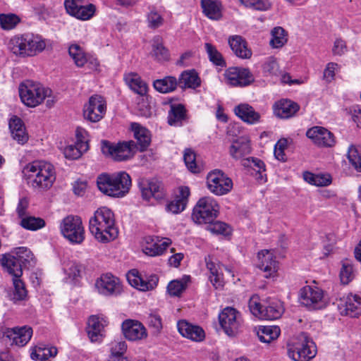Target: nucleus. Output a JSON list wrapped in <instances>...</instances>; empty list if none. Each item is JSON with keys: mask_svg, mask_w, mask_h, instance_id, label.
I'll use <instances>...</instances> for the list:
<instances>
[{"mask_svg": "<svg viewBox=\"0 0 361 361\" xmlns=\"http://www.w3.org/2000/svg\"><path fill=\"white\" fill-rule=\"evenodd\" d=\"M89 230L99 242L106 243L115 239L118 232L113 212L106 207L97 209L90 219Z\"/></svg>", "mask_w": 361, "mask_h": 361, "instance_id": "nucleus-1", "label": "nucleus"}, {"mask_svg": "<svg viewBox=\"0 0 361 361\" xmlns=\"http://www.w3.org/2000/svg\"><path fill=\"white\" fill-rule=\"evenodd\" d=\"M99 190L104 194L113 197H123L130 190L131 178L125 171L114 173H102L97 178Z\"/></svg>", "mask_w": 361, "mask_h": 361, "instance_id": "nucleus-2", "label": "nucleus"}, {"mask_svg": "<svg viewBox=\"0 0 361 361\" xmlns=\"http://www.w3.org/2000/svg\"><path fill=\"white\" fill-rule=\"evenodd\" d=\"M32 186L39 190L49 189L56 180L54 166L44 161H35L28 164L23 170Z\"/></svg>", "mask_w": 361, "mask_h": 361, "instance_id": "nucleus-3", "label": "nucleus"}, {"mask_svg": "<svg viewBox=\"0 0 361 361\" xmlns=\"http://www.w3.org/2000/svg\"><path fill=\"white\" fill-rule=\"evenodd\" d=\"M287 354L293 361H310L317 355V346L305 332L292 336L287 342Z\"/></svg>", "mask_w": 361, "mask_h": 361, "instance_id": "nucleus-4", "label": "nucleus"}, {"mask_svg": "<svg viewBox=\"0 0 361 361\" xmlns=\"http://www.w3.org/2000/svg\"><path fill=\"white\" fill-rule=\"evenodd\" d=\"M45 47L43 39L31 34L15 35L8 43V48L13 54L23 57L35 56L42 51Z\"/></svg>", "mask_w": 361, "mask_h": 361, "instance_id": "nucleus-5", "label": "nucleus"}, {"mask_svg": "<svg viewBox=\"0 0 361 361\" xmlns=\"http://www.w3.org/2000/svg\"><path fill=\"white\" fill-rule=\"evenodd\" d=\"M36 261L33 253L26 247L13 249L9 253L0 255V264L6 271L34 267Z\"/></svg>", "mask_w": 361, "mask_h": 361, "instance_id": "nucleus-6", "label": "nucleus"}, {"mask_svg": "<svg viewBox=\"0 0 361 361\" xmlns=\"http://www.w3.org/2000/svg\"><path fill=\"white\" fill-rule=\"evenodd\" d=\"M51 90L40 84L26 80L19 85V95L22 102L28 107H35L46 97H49Z\"/></svg>", "mask_w": 361, "mask_h": 361, "instance_id": "nucleus-7", "label": "nucleus"}, {"mask_svg": "<svg viewBox=\"0 0 361 361\" xmlns=\"http://www.w3.org/2000/svg\"><path fill=\"white\" fill-rule=\"evenodd\" d=\"M219 205L209 196L200 198L193 208L192 218L197 224H210L217 217Z\"/></svg>", "mask_w": 361, "mask_h": 361, "instance_id": "nucleus-8", "label": "nucleus"}, {"mask_svg": "<svg viewBox=\"0 0 361 361\" xmlns=\"http://www.w3.org/2000/svg\"><path fill=\"white\" fill-rule=\"evenodd\" d=\"M208 190L215 195L222 196L229 193L233 186V180L223 171L214 169L207 176Z\"/></svg>", "mask_w": 361, "mask_h": 361, "instance_id": "nucleus-9", "label": "nucleus"}, {"mask_svg": "<svg viewBox=\"0 0 361 361\" xmlns=\"http://www.w3.org/2000/svg\"><path fill=\"white\" fill-rule=\"evenodd\" d=\"M63 235L71 243L80 244L85 238L84 228L81 219L78 216L65 217L60 225Z\"/></svg>", "mask_w": 361, "mask_h": 361, "instance_id": "nucleus-10", "label": "nucleus"}, {"mask_svg": "<svg viewBox=\"0 0 361 361\" xmlns=\"http://www.w3.org/2000/svg\"><path fill=\"white\" fill-rule=\"evenodd\" d=\"M136 144L134 141L118 142L114 145L109 141L102 142V151L103 154L109 155L116 161H126L130 159L133 155V150Z\"/></svg>", "mask_w": 361, "mask_h": 361, "instance_id": "nucleus-11", "label": "nucleus"}, {"mask_svg": "<svg viewBox=\"0 0 361 361\" xmlns=\"http://www.w3.org/2000/svg\"><path fill=\"white\" fill-rule=\"evenodd\" d=\"M97 292L106 297H117L123 292V285L119 278L106 273L102 274L95 281Z\"/></svg>", "mask_w": 361, "mask_h": 361, "instance_id": "nucleus-12", "label": "nucleus"}, {"mask_svg": "<svg viewBox=\"0 0 361 361\" xmlns=\"http://www.w3.org/2000/svg\"><path fill=\"white\" fill-rule=\"evenodd\" d=\"M219 324L228 336H235L240 331L241 318L240 313L233 307H227L219 314Z\"/></svg>", "mask_w": 361, "mask_h": 361, "instance_id": "nucleus-13", "label": "nucleus"}, {"mask_svg": "<svg viewBox=\"0 0 361 361\" xmlns=\"http://www.w3.org/2000/svg\"><path fill=\"white\" fill-rule=\"evenodd\" d=\"M324 290L316 286H306L299 292V300L302 305L310 310L322 308L324 305Z\"/></svg>", "mask_w": 361, "mask_h": 361, "instance_id": "nucleus-14", "label": "nucleus"}, {"mask_svg": "<svg viewBox=\"0 0 361 361\" xmlns=\"http://www.w3.org/2000/svg\"><path fill=\"white\" fill-rule=\"evenodd\" d=\"M224 75L226 82L233 87H245L255 80L253 74L246 68L230 67L225 71Z\"/></svg>", "mask_w": 361, "mask_h": 361, "instance_id": "nucleus-15", "label": "nucleus"}, {"mask_svg": "<svg viewBox=\"0 0 361 361\" xmlns=\"http://www.w3.org/2000/svg\"><path fill=\"white\" fill-rule=\"evenodd\" d=\"M106 110V104L102 97L94 94L90 97L84 107V117L91 122H98L105 115Z\"/></svg>", "mask_w": 361, "mask_h": 361, "instance_id": "nucleus-16", "label": "nucleus"}, {"mask_svg": "<svg viewBox=\"0 0 361 361\" xmlns=\"http://www.w3.org/2000/svg\"><path fill=\"white\" fill-rule=\"evenodd\" d=\"M127 279L132 286L142 291L154 289L157 286L159 281V278L157 275H142L136 269H132L128 273Z\"/></svg>", "mask_w": 361, "mask_h": 361, "instance_id": "nucleus-17", "label": "nucleus"}, {"mask_svg": "<svg viewBox=\"0 0 361 361\" xmlns=\"http://www.w3.org/2000/svg\"><path fill=\"white\" fill-rule=\"evenodd\" d=\"M306 135L319 147H331L336 142L334 134L321 126H314L308 129Z\"/></svg>", "mask_w": 361, "mask_h": 361, "instance_id": "nucleus-18", "label": "nucleus"}, {"mask_svg": "<svg viewBox=\"0 0 361 361\" xmlns=\"http://www.w3.org/2000/svg\"><path fill=\"white\" fill-rule=\"evenodd\" d=\"M68 53L78 67L87 65L90 71H94L99 66L97 58L91 55H87L82 47L78 44H72L69 47Z\"/></svg>", "mask_w": 361, "mask_h": 361, "instance_id": "nucleus-19", "label": "nucleus"}, {"mask_svg": "<svg viewBox=\"0 0 361 361\" xmlns=\"http://www.w3.org/2000/svg\"><path fill=\"white\" fill-rule=\"evenodd\" d=\"M109 322L104 317L92 315L87 322V333L92 342H101L104 337V328Z\"/></svg>", "mask_w": 361, "mask_h": 361, "instance_id": "nucleus-20", "label": "nucleus"}, {"mask_svg": "<svg viewBox=\"0 0 361 361\" xmlns=\"http://www.w3.org/2000/svg\"><path fill=\"white\" fill-rule=\"evenodd\" d=\"M338 309L342 315L358 317L361 315V297L352 293L341 299Z\"/></svg>", "mask_w": 361, "mask_h": 361, "instance_id": "nucleus-21", "label": "nucleus"}, {"mask_svg": "<svg viewBox=\"0 0 361 361\" xmlns=\"http://www.w3.org/2000/svg\"><path fill=\"white\" fill-rule=\"evenodd\" d=\"M33 334L32 329L28 326H16L7 329L4 335L19 347L25 346L31 339Z\"/></svg>", "mask_w": 361, "mask_h": 361, "instance_id": "nucleus-22", "label": "nucleus"}, {"mask_svg": "<svg viewBox=\"0 0 361 361\" xmlns=\"http://www.w3.org/2000/svg\"><path fill=\"white\" fill-rule=\"evenodd\" d=\"M121 328L126 338L131 341L142 340L147 336L145 327L137 320L126 319L122 323Z\"/></svg>", "mask_w": 361, "mask_h": 361, "instance_id": "nucleus-23", "label": "nucleus"}, {"mask_svg": "<svg viewBox=\"0 0 361 361\" xmlns=\"http://www.w3.org/2000/svg\"><path fill=\"white\" fill-rule=\"evenodd\" d=\"M204 261L207 269L209 271V280L216 289H221L225 284L222 271L223 265L219 262L214 261L213 258L208 255L205 257Z\"/></svg>", "mask_w": 361, "mask_h": 361, "instance_id": "nucleus-24", "label": "nucleus"}, {"mask_svg": "<svg viewBox=\"0 0 361 361\" xmlns=\"http://www.w3.org/2000/svg\"><path fill=\"white\" fill-rule=\"evenodd\" d=\"M179 333L183 336L195 342L202 341L205 338L204 331L202 327L192 324L185 320H180L177 324Z\"/></svg>", "mask_w": 361, "mask_h": 361, "instance_id": "nucleus-25", "label": "nucleus"}, {"mask_svg": "<svg viewBox=\"0 0 361 361\" xmlns=\"http://www.w3.org/2000/svg\"><path fill=\"white\" fill-rule=\"evenodd\" d=\"M235 114L243 122L249 125H255L261 122V114L247 103H242L235 106Z\"/></svg>", "mask_w": 361, "mask_h": 361, "instance_id": "nucleus-26", "label": "nucleus"}, {"mask_svg": "<svg viewBox=\"0 0 361 361\" xmlns=\"http://www.w3.org/2000/svg\"><path fill=\"white\" fill-rule=\"evenodd\" d=\"M140 189L143 199L146 200L151 197L161 200L164 197L162 184L157 180H143L140 183Z\"/></svg>", "mask_w": 361, "mask_h": 361, "instance_id": "nucleus-27", "label": "nucleus"}, {"mask_svg": "<svg viewBox=\"0 0 361 361\" xmlns=\"http://www.w3.org/2000/svg\"><path fill=\"white\" fill-rule=\"evenodd\" d=\"M257 267L264 272V277L272 276L278 269L277 262L273 254L269 250H262L258 253Z\"/></svg>", "mask_w": 361, "mask_h": 361, "instance_id": "nucleus-28", "label": "nucleus"}, {"mask_svg": "<svg viewBox=\"0 0 361 361\" xmlns=\"http://www.w3.org/2000/svg\"><path fill=\"white\" fill-rule=\"evenodd\" d=\"M190 193L188 187H180L178 195L166 204V211L174 214L182 212L186 207Z\"/></svg>", "mask_w": 361, "mask_h": 361, "instance_id": "nucleus-29", "label": "nucleus"}, {"mask_svg": "<svg viewBox=\"0 0 361 361\" xmlns=\"http://www.w3.org/2000/svg\"><path fill=\"white\" fill-rule=\"evenodd\" d=\"M274 114L276 116L287 119L293 117L299 110V105L290 99H281L274 105Z\"/></svg>", "mask_w": 361, "mask_h": 361, "instance_id": "nucleus-30", "label": "nucleus"}, {"mask_svg": "<svg viewBox=\"0 0 361 361\" xmlns=\"http://www.w3.org/2000/svg\"><path fill=\"white\" fill-rule=\"evenodd\" d=\"M284 312L283 302L278 299H271L264 305L261 319L275 320L279 319Z\"/></svg>", "mask_w": 361, "mask_h": 361, "instance_id": "nucleus-31", "label": "nucleus"}, {"mask_svg": "<svg viewBox=\"0 0 361 361\" xmlns=\"http://www.w3.org/2000/svg\"><path fill=\"white\" fill-rule=\"evenodd\" d=\"M12 276V281L14 288L12 300L15 302L20 301L25 299L27 291L25 288V283L21 279L23 271L19 268L14 271H7Z\"/></svg>", "mask_w": 361, "mask_h": 361, "instance_id": "nucleus-32", "label": "nucleus"}, {"mask_svg": "<svg viewBox=\"0 0 361 361\" xmlns=\"http://www.w3.org/2000/svg\"><path fill=\"white\" fill-rule=\"evenodd\" d=\"M131 129L134 133V137L137 140L135 149H138L141 152L146 150L151 142L150 132L137 123H133Z\"/></svg>", "mask_w": 361, "mask_h": 361, "instance_id": "nucleus-33", "label": "nucleus"}, {"mask_svg": "<svg viewBox=\"0 0 361 361\" xmlns=\"http://www.w3.org/2000/svg\"><path fill=\"white\" fill-rule=\"evenodd\" d=\"M228 44L236 56L240 59H250L252 51L247 47L246 41L240 35H233L228 38Z\"/></svg>", "mask_w": 361, "mask_h": 361, "instance_id": "nucleus-34", "label": "nucleus"}, {"mask_svg": "<svg viewBox=\"0 0 361 361\" xmlns=\"http://www.w3.org/2000/svg\"><path fill=\"white\" fill-rule=\"evenodd\" d=\"M168 123L170 126L179 127L187 122L188 118L186 114V109L185 106L181 104H171L170 110L168 114Z\"/></svg>", "mask_w": 361, "mask_h": 361, "instance_id": "nucleus-35", "label": "nucleus"}, {"mask_svg": "<svg viewBox=\"0 0 361 361\" xmlns=\"http://www.w3.org/2000/svg\"><path fill=\"white\" fill-rule=\"evenodd\" d=\"M204 14L209 19L219 20L222 18V4L219 0H201Z\"/></svg>", "mask_w": 361, "mask_h": 361, "instance_id": "nucleus-36", "label": "nucleus"}, {"mask_svg": "<svg viewBox=\"0 0 361 361\" xmlns=\"http://www.w3.org/2000/svg\"><path fill=\"white\" fill-rule=\"evenodd\" d=\"M251 152L250 141L243 137L235 140L230 147V154L235 159H240L249 154Z\"/></svg>", "mask_w": 361, "mask_h": 361, "instance_id": "nucleus-37", "label": "nucleus"}, {"mask_svg": "<svg viewBox=\"0 0 361 361\" xmlns=\"http://www.w3.org/2000/svg\"><path fill=\"white\" fill-rule=\"evenodd\" d=\"M178 84L181 87L195 89L200 85V79L195 70L185 71L180 75Z\"/></svg>", "mask_w": 361, "mask_h": 361, "instance_id": "nucleus-38", "label": "nucleus"}, {"mask_svg": "<svg viewBox=\"0 0 361 361\" xmlns=\"http://www.w3.org/2000/svg\"><path fill=\"white\" fill-rule=\"evenodd\" d=\"M178 85V80L173 76H166L161 79L155 80L153 82L154 89L163 94L173 92Z\"/></svg>", "mask_w": 361, "mask_h": 361, "instance_id": "nucleus-39", "label": "nucleus"}, {"mask_svg": "<svg viewBox=\"0 0 361 361\" xmlns=\"http://www.w3.org/2000/svg\"><path fill=\"white\" fill-rule=\"evenodd\" d=\"M281 334L278 326H261L257 331V337L261 342L270 343L276 340Z\"/></svg>", "mask_w": 361, "mask_h": 361, "instance_id": "nucleus-40", "label": "nucleus"}, {"mask_svg": "<svg viewBox=\"0 0 361 361\" xmlns=\"http://www.w3.org/2000/svg\"><path fill=\"white\" fill-rule=\"evenodd\" d=\"M57 348L54 346H35L30 357L33 360L45 361L49 357H54L57 355Z\"/></svg>", "mask_w": 361, "mask_h": 361, "instance_id": "nucleus-41", "label": "nucleus"}, {"mask_svg": "<svg viewBox=\"0 0 361 361\" xmlns=\"http://www.w3.org/2000/svg\"><path fill=\"white\" fill-rule=\"evenodd\" d=\"M152 55L158 61H166L169 59V50L163 45L160 36H155L152 39Z\"/></svg>", "mask_w": 361, "mask_h": 361, "instance_id": "nucleus-42", "label": "nucleus"}, {"mask_svg": "<svg viewBox=\"0 0 361 361\" xmlns=\"http://www.w3.org/2000/svg\"><path fill=\"white\" fill-rule=\"evenodd\" d=\"M130 88L135 93L142 96L147 92L146 83L136 73H130L125 77Z\"/></svg>", "mask_w": 361, "mask_h": 361, "instance_id": "nucleus-43", "label": "nucleus"}, {"mask_svg": "<svg viewBox=\"0 0 361 361\" xmlns=\"http://www.w3.org/2000/svg\"><path fill=\"white\" fill-rule=\"evenodd\" d=\"M304 180L313 185L324 187L331 183V177L329 174H314L309 171L303 173Z\"/></svg>", "mask_w": 361, "mask_h": 361, "instance_id": "nucleus-44", "label": "nucleus"}, {"mask_svg": "<svg viewBox=\"0 0 361 361\" xmlns=\"http://www.w3.org/2000/svg\"><path fill=\"white\" fill-rule=\"evenodd\" d=\"M204 49L209 60L216 66L226 67V63L223 55L217 50L215 46L211 43H205Z\"/></svg>", "mask_w": 361, "mask_h": 361, "instance_id": "nucleus-45", "label": "nucleus"}, {"mask_svg": "<svg viewBox=\"0 0 361 361\" xmlns=\"http://www.w3.org/2000/svg\"><path fill=\"white\" fill-rule=\"evenodd\" d=\"M19 225L26 230L37 231L44 228L46 223L45 221L40 217L27 215L20 219Z\"/></svg>", "mask_w": 361, "mask_h": 361, "instance_id": "nucleus-46", "label": "nucleus"}, {"mask_svg": "<svg viewBox=\"0 0 361 361\" xmlns=\"http://www.w3.org/2000/svg\"><path fill=\"white\" fill-rule=\"evenodd\" d=\"M190 280L189 276H184L181 279L171 281L167 286V291L171 296H180L187 288Z\"/></svg>", "mask_w": 361, "mask_h": 361, "instance_id": "nucleus-47", "label": "nucleus"}, {"mask_svg": "<svg viewBox=\"0 0 361 361\" xmlns=\"http://www.w3.org/2000/svg\"><path fill=\"white\" fill-rule=\"evenodd\" d=\"M87 149V144L84 142H77L74 145L66 146L63 149V154L66 158L69 159H76L81 157L82 152Z\"/></svg>", "mask_w": 361, "mask_h": 361, "instance_id": "nucleus-48", "label": "nucleus"}, {"mask_svg": "<svg viewBox=\"0 0 361 361\" xmlns=\"http://www.w3.org/2000/svg\"><path fill=\"white\" fill-rule=\"evenodd\" d=\"M95 12V6L90 4L88 5L80 6L73 10V12H68L71 16L82 20L91 18Z\"/></svg>", "mask_w": 361, "mask_h": 361, "instance_id": "nucleus-49", "label": "nucleus"}, {"mask_svg": "<svg viewBox=\"0 0 361 361\" xmlns=\"http://www.w3.org/2000/svg\"><path fill=\"white\" fill-rule=\"evenodd\" d=\"M271 38L269 44L272 48L279 49L282 47L287 42L286 31L281 27H274L271 30Z\"/></svg>", "mask_w": 361, "mask_h": 361, "instance_id": "nucleus-50", "label": "nucleus"}, {"mask_svg": "<svg viewBox=\"0 0 361 361\" xmlns=\"http://www.w3.org/2000/svg\"><path fill=\"white\" fill-rule=\"evenodd\" d=\"M348 159L354 169L361 172V147L351 145L348 151Z\"/></svg>", "mask_w": 361, "mask_h": 361, "instance_id": "nucleus-51", "label": "nucleus"}, {"mask_svg": "<svg viewBox=\"0 0 361 361\" xmlns=\"http://www.w3.org/2000/svg\"><path fill=\"white\" fill-rule=\"evenodd\" d=\"M341 281L343 284H348L353 278V268L349 260L342 262L340 271Z\"/></svg>", "mask_w": 361, "mask_h": 361, "instance_id": "nucleus-52", "label": "nucleus"}, {"mask_svg": "<svg viewBox=\"0 0 361 361\" xmlns=\"http://www.w3.org/2000/svg\"><path fill=\"white\" fill-rule=\"evenodd\" d=\"M20 22V18L15 14H0V24L4 30H11Z\"/></svg>", "mask_w": 361, "mask_h": 361, "instance_id": "nucleus-53", "label": "nucleus"}, {"mask_svg": "<svg viewBox=\"0 0 361 361\" xmlns=\"http://www.w3.org/2000/svg\"><path fill=\"white\" fill-rule=\"evenodd\" d=\"M263 73L267 76H275L279 73L276 60L273 57L268 58L262 65Z\"/></svg>", "mask_w": 361, "mask_h": 361, "instance_id": "nucleus-54", "label": "nucleus"}, {"mask_svg": "<svg viewBox=\"0 0 361 361\" xmlns=\"http://www.w3.org/2000/svg\"><path fill=\"white\" fill-rule=\"evenodd\" d=\"M83 271L84 267L82 264L75 261L69 262L65 268L66 274L73 279L81 277Z\"/></svg>", "mask_w": 361, "mask_h": 361, "instance_id": "nucleus-55", "label": "nucleus"}, {"mask_svg": "<svg viewBox=\"0 0 361 361\" xmlns=\"http://www.w3.org/2000/svg\"><path fill=\"white\" fill-rule=\"evenodd\" d=\"M241 3L246 7H249L257 11H267L271 4L267 0H240Z\"/></svg>", "mask_w": 361, "mask_h": 361, "instance_id": "nucleus-56", "label": "nucleus"}, {"mask_svg": "<svg viewBox=\"0 0 361 361\" xmlns=\"http://www.w3.org/2000/svg\"><path fill=\"white\" fill-rule=\"evenodd\" d=\"M209 224L207 230L212 233L227 235L231 233L229 226L222 221H212Z\"/></svg>", "mask_w": 361, "mask_h": 361, "instance_id": "nucleus-57", "label": "nucleus"}, {"mask_svg": "<svg viewBox=\"0 0 361 361\" xmlns=\"http://www.w3.org/2000/svg\"><path fill=\"white\" fill-rule=\"evenodd\" d=\"M148 27L156 29L162 25L164 18L155 9H152L147 16Z\"/></svg>", "mask_w": 361, "mask_h": 361, "instance_id": "nucleus-58", "label": "nucleus"}, {"mask_svg": "<svg viewBox=\"0 0 361 361\" xmlns=\"http://www.w3.org/2000/svg\"><path fill=\"white\" fill-rule=\"evenodd\" d=\"M183 159L187 168L191 172L196 173L197 171L194 151L190 149H186L184 152Z\"/></svg>", "mask_w": 361, "mask_h": 361, "instance_id": "nucleus-59", "label": "nucleus"}, {"mask_svg": "<svg viewBox=\"0 0 361 361\" xmlns=\"http://www.w3.org/2000/svg\"><path fill=\"white\" fill-rule=\"evenodd\" d=\"M248 307L253 315L261 318L264 309V305H262L260 304L259 302V298L257 296L254 295L250 298L248 302Z\"/></svg>", "mask_w": 361, "mask_h": 361, "instance_id": "nucleus-60", "label": "nucleus"}, {"mask_svg": "<svg viewBox=\"0 0 361 361\" xmlns=\"http://www.w3.org/2000/svg\"><path fill=\"white\" fill-rule=\"evenodd\" d=\"M30 205V200L26 197L19 198L16 212L20 219L27 216V209Z\"/></svg>", "mask_w": 361, "mask_h": 361, "instance_id": "nucleus-61", "label": "nucleus"}, {"mask_svg": "<svg viewBox=\"0 0 361 361\" xmlns=\"http://www.w3.org/2000/svg\"><path fill=\"white\" fill-rule=\"evenodd\" d=\"M243 165L244 166L251 167L255 170H257L259 173L262 171H265V165L264 162L257 158L250 157L243 159Z\"/></svg>", "mask_w": 361, "mask_h": 361, "instance_id": "nucleus-62", "label": "nucleus"}, {"mask_svg": "<svg viewBox=\"0 0 361 361\" xmlns=\"http://www.w3.org/2000/svg\"><path fill=\"white\" fill-rule=\"evenodd\" d=\"M147 322L150 327H152L156 332H159L162 329L161 317L156 312H152L148 315Z\"/></svg>", "mask_w": 361, "mask_h": 361, "instance_id": "nucleus-63", "label": "nucleus"}, {"mask_svg": "<svg viewBox=\"0 0 361 361\" xmlns=\"http://www.w3.org/2000/svg\"><path fill=\"white\" fill-rule=\"evenodd\" d=\"M348 51V47L346 45V42L341 39L337 38L334 43V46L332 47V53L335 56H342L345 54Z\"/></svg>", "mask_w": 361, "mask_h": 361, "instance_id": "nucleus-64", "label": "nucleus"}]
</instances>
